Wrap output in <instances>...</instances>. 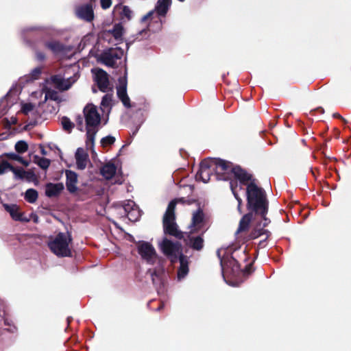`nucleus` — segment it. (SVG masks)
<instances>
[{
  "instance_id": "14",
  "label": "nucleus",
  "mask_w": 351,
  "mask_h": 351,
  "mask_svg": "<svg viewBox=\"0 0 351 351\" xmlns=\"http://www.w3.org/2000/svg\"><path fill=\"white\" fill-rule=\"evenodd\" d=\"M95 81L100 91L106 93L110 86L109 75L102 69H97L95 73Z\"/></svg>"
},
{
  "instance_id": "34",
  "label": "nucleus",
  "mask_w": 351,
  "mask_h": 351,
  "mask_svg": "<svg viewBox=\"0 0 351 351\" xmlns=\"http://www.w3.org/2000/svg\"><path fill=\"white\" fill-rule=\"evenodd\" d=\"M6 157L10 160H16L23 165L25 167H27L29 164V162L27 160H25L23 157L15 153H8L6 154Z\"/></svg>"
},
{
  "instance_id": "25",
  "label": "nucleus",
  "mask_w": 351,
  "mask_h": 351,
  "mask_svg": "<svg viewBox=\"0 0 351 351\" xmlns=\"http://www.w3.org/2000/svg\"><path fill=\"white\" fill-rule=\"evenodd\" d=\"M115 11L119 12V16L121 21H130L132 19V12L128 5L118 4L114 8Z\"/></svg>"
},
{
  "instance_id": "11",
  "label": "nucleus",
  "mask_w": 351,
  "mask_h": 351,
  "mask_svg": "<svg viewBox=\"0 0 351 351\" xmlns=\"http://www.w3.org/2000/svg\"><path fill=\"white\" fill-rule=\"evenodd\" d=\"M76 16L87 23L92 22L95 19V14L91 3L80 5L75 8Z\"/></svg>"
},
{
  "instance_id": "10",
  "label": "nucleus",
  "mask_w": 351,
  "mask_h": 351,
  "mask_svg": "<svg viewBox=\"0 0 351 351\" xmlns=\"http://www.w3.org/2000/svg\"><path fill=\"white\" fill-rule=\"evenodd\" d=\"M211 160L204 159L199 164V169L195 175L196 180H201L204 183L210 180L213 165H212Z\"/></svg>"
},
{
  "instance_id": "9",
  "label": "nucleus",
  "mask_w": 351,
  "mask_h": 351,
  "mask_svg": "<svg viewBox=\"0 0 351 351\" xmlns=\"http://www.w3.org/2000/svg\"><path fill=\"white\" fill-rule=\"evenodd\" d=\"M127 72L125 71L124 76L119 78V86L117 87V94L118 98L121 100L123 105L125 108H130V99L127 93Z\"/></svg>"
},
{
  "instance_id": "1",
  "label": "nucleus",
  "mask_w": 351,
  "mask_h": 351,
  "mask_svg": "<svg viewBox=\"0 0 351 351\" xmlns=\"http://www.w3.org/2000/svg\"><path fill=\"white\" fill-rule=\"evenodd\" d=\"M217 254L220 259L223 274H226L230 277H238L241 274L247 277L254 271L253 268L254 261L247 263L243 269H241V263H247L250 258V254L247 252L246 249L243 250L239 249L235 250L232 254H226L223 257L220 256L219 251L217 252Z\"/></svg>"
},
{
  "instance_id": "54",
  "label": "nucleus",
  "mask_w": 351,
  "mask_h": 351,
  "mask_svg": "<svg viewBox=\"0 0 351 351\" xmlns=\"http://www.w3.org/2000/svg\"><path fill=\"white\" fill-rule=\"evenodd\" d=\"M268 238H265V239L264 240H262L259 243H258V247H264L265 246V242H266V240Z\"/></svg>"
},
{
  "instance_id": "46",
  "label": "nucleus",
  "mask_w": 351,
  "mask_h": 351,
  "mask_svg": "<svg viewBox=\"0 0 351 351\" xmlns=\"http://www.w3.org/2000/svg\"><path fill=\"white\" fill-rule=\"evenodd\" d=\"M24 178L30 181L36 178L35 173L32 171H25Z\"/></svg>"
},
{
  "instance_id": "8",
  "label": "nucleus",
  "mask_w": 351,
  "mask_h": 351,
  "mask_svg": "<svg viewBox=\"0 0 351 351\" xmlns=\"http://www.w3.org/2000/svg\"><path fill=\"white\" fill-rule=\"evenodd\" d=\"M84 114L86 127L95 128L100 123L101 117L94 105L88 104L84 108Z\"/></svg>"
},
{
  "instance_id": "36",
  "label": "nucleus",
  "mask_w": 351,
  "mask_h": 351,
  "mask_svg": "<svg viewBox=\"0 0 351 351\" xmlns=\"http://www.w3.org/2000/svg\"><path fill=\"white\" fill-rule=\"evenodd\" d=\"M149 271L151 272L152 280L154 285H157L161 282L163 271L154 269L152 271L149 270Z\"/></svg>"
},
{
  "instance_id": "52",
  "label": "nucleus",
  "mask_w": 351,
  "mask_h": 351,
  "mask_svg": "<svg viewBox=\"0 0 351 351\" xmlns=\"http://www.w3.org/2000/svg\"><path fill=\"white\" fill-rule=\"evenodd\" d=\"M154 14V11H151L149 12H148L146 15H145L143 18H142V21H147L148 19H149L152 15Z\"/></svg>"
},
{
  "instance_id": "60",
  "label": "nucleus",
  "mask_w": 351,
  "mask_h": 351,
  "mask_svg": "<svg viewBox=\"0 0 351 351\" xmlns=\"http://www.w3.org/2000/svg\"><path fill=\"white\" fill-rule=\"evenodd\" d=\"M42 152V154H43V155H45V154H46V152L45 151V149H44L43 148L42 149V152Z\"/></svg>"
},
{
  "instance_id": "47",
  "label": "nucleus",
  "mask_w": 351,
  "mask_h": 351,
  "mask_svg": "<svg viewBox=\"0 0 351 351\" xmlns=\"http://www.w3.org/2000/svg\"><path fill=\"white\" fill-rule=\"evenodd\" d=\"M101 7L104 10H106L111 6L112 0H100Z\"/></svg>"
},
{
  "instance_id": "32",
  "label": "nucleus",
  "mask_w": 351,
  "mask_h": 351,
  "mask_svg": "<svg viewBox=\"0 0 351 351\" xmlns=\"http://www.w3.org/2000/svg\"><path fill=\"white\" fill-rule=\"evenodd\" d=\"M110 32L116 40H119L123 36V27L120 23L115 24Z\"/></svg>"
},
{
  "instance_id": "31",
  "label": "nucleus",
  "mask_w": 351,
  "mask_h": 351,
  "mask_svg": "<svg viewBox=\"0 0 351 351\" xmlns=\"http://www.w3.org/2000/svg\"><path fill=\"white\" fill-rule=\"evenodd\" d=\"M38 197V193L36 190L34 189H29L25 193V199L31 204L36 202Z\"/></svg>"
},
{
  "instance_id": "21",
  "label": "nucleus",
  "mask_w": 351,
  "mask_h": 351,
  "mask_svg": "<svg viewBox=\"0 0 351 351\" xmlns=\"http://www.w3.org/2000/svg\"><path fill=\"white\" fill-rule=\"evenodd\" d=\"M50 80L51 82L55 85L56 88L60 90H66L69 89L71 86L69 80H65L59 75H52Z\"/></svg>"
},
{
  "instance_id": "39",
  "label": "nucleus",
  "mask_w": 351,
  "mask_h": 351,
  "mask_svg": "<svg viewBox=\"0 0 351 351\" xmlns=\"http://www.w3.org/2000/svg\"><path fill=\"white\" fill-rule=\"evenodd\" d=\"M12 172L14 174L15 179H24L25 170L22 167H12Z\"/></svg>"
},
{
  "instance_id": "30",
  "label": "nucleus",
  "mask_w": 351,
  "mask_h": 351,
  "mask_svg": "<svg viewBox=\"0 0 351 351\" xmlns=\"http://www.w3.org/2000/svg\"><path fill=\"white\" fill-rule=\"evenodd\" d=\"M97 130L93 127H86V144L87 146H93L94 144L95 137Z\"/></svg>"
},
{
  "instance_id": "44",
  "label": "nucleus",
  "mask_w": 351,
  "mask_h": 351,
  "mask_svg": "<svg viewBox=\"0 0 351 351\" xmlns=\"http://www.w3.org/2000/svg\"><path fill=\"white\" fill-rule=\"evenodd\" d=\"M50 163V160L46 158H40L38 161V165L43 169H48Z\"/></svg>"
},
{
  "instance_id": "40",
  "label": "nucleus",
  "mask_w": 351,
  "mask_h": 351,
  "mask_svg": "<svg viewBox=\"0 0 351 351\" xmlns=\"http://www.w3.org/2000/svg\"><path fill=\"white\" fill-rule=\"evenodd\" d=\"M149 29L148 28L143 29L139 31L138 34L136 35V38L134 40H141L143 38H147L149 36Z\"/></svg>"
},
{
  "instance_id": "61",
  "label": "nucleus",
  "mask_w": 351,
  "mask_h": 351,
  "mask_svg": "<svg viewBox=\"0 0 351 351\" xmlns=\"http://www.w3.org/2000/svg\"><path fill=\"white\" fill-rule=\"evenodd\" d=\"M138 131V129H136V130L134 131V132H133V134H135V133H136Z\"/></svg>"
},
{
  "instance_id": "62",
  "label": "nucleus",
  "mask_w": 351,
  "mask_h": 351,
  "mask_svg": "<svg viewBox=\"0 0 351 351\" xmlns=\"http://www.w3.org/2000/svg\"><path fill=\"white\" fill-rule=\"evenodd\" d=\"M138 131V129H136V130L134 131V132H133V134H135V133H136Z\"/></svg>"
},
{
  "instance_id": "20",
  "label": "nucleus",
  "mask_w": 351,
  "mask_h": 351,
  "mask_svg": "<svg viewBox=\"0 0 351 351\" xmlns=\"http://www.w3.org/2000/svg\"><path fill=\"white\" fill-rule=\"evenodd\" d=\"M180 267L178 270V278H184L189 273V258L187 256L180 254L179 256Z\"/></svg>"
},
{
  "instance_id": "48",
  "label": "nucleus",
  "mask_w": 351,
  "mask_h": 351,
  "mask_svg": "<svg viewBox=\"0 0 351 351\" xmlns=\"http://www.w3.org/2000/svg\"><path fill=\"white\" fill-rule=\"evenodd\" d=\"M172 201H174L176 202V205L178 204V203H181V204H191V203H193L194 201H191V200H186L184 197H180V198H176L174 199H173Z\"/></svg>"
},
{
  "instance_id": "23",
  "label": "nucleus",
  "mask_w": 351,
  "mask_h": 351,
  "mask_svg": "<svg viewBox=\"0 0 351 351\" xmlns=\"http://www.w3.org/2000/svg\"><path fill=\"white\" fill-rule=\"evenodd\" d=\"M175 210H176V202L174 201H171L169 203L167 210L165 211V213L163 216L162 223H171V222L176 221Z\"/></svg>"
},
{
  "instance_id": "64",
  "label": "nucleus",
  "mask_w": 351,
  "mask_h": 351,
  "mask_svg": "<svg viewBox=\"0 0 351 351\" xmlns=\"http://www.w3.org/2000/svg\"><path fill=\"white\" fill-rule=\"evenodd\" d=\"M138 131V129H136V130L134 131V132H133V134H135V133H136Z\"/></svg>"
},
{
  "instance_id": "51",
  "label": "nucleus",
  "mask_w": 351,
  "mask_h": 351,
  "mask_svg": "<svg viewBox=\"0 0 351 351\" xmlns=\"http://www.w3.org/2000/svg\"><path fill=\"white\" fill-rule=\"evenodd\" d=\"M332 117L334 118H337V119H341L342 120L344 123H346V120L340 114H339L338 112H335L332 114Z\"/></svg>"
},
{
  "instance_id": "15",
  "label": "nucleus",
  "mask_w": 351,
  "mask_h": 351,
  "mask_svg": "<svg viewBox=\"0 0 351 351\" xmlns=\"http://www.w3.org/2000/svg\"><path fill=\"white\" fill-rule=\"evenodd\" d=\"M254 221L255 226L249 234V239H255L263 234H266L267 238H269L271 233L269 230L264 229L263 220L261 217H257Z\"/></svg>"
},
{
  "instance_id": "18",
  "label": "nucleus",
  "mask_w": 351,
  "mask_h": 351,
  "mask_svg": "<svg viewBox=\"0 0 351 351\" xmlns=\"http://www.w3.org/2000/svg\"><path fill=\"white\" fill-rule=\"evenodd\" d=\"M64 184L62 182L56 184L49 182L45 185V195L50 198L57 197L64 190Z\"/></svg>"
},
{
  "instance_id": "59",
  "label": "nucleus",
  "mask_w": 351,
  "mask_h": 351,
  "mask_svg": "<svg viewBox=\"0 0 351 351\" xmlns=\"http://www.w3.org/2000/svg\"><path fill=\"white\" fill-rule=\"evenodd\" d=\"M163 303H161L160 305L158 307V310H160L163 307Z\"/></svg>"
},
{
  "instance_id": "42",
  "label": "nucleus",
  "mask_w": 351,
  "mask_h": 351,
  "mask_svg": "<svg viewBox=\"0 0 351 351\" xmlns=\"http://www.w3.org/2000/svg\"><path fill=\"white\" fill-rule=\"evenodd\" d=\"M115 142V138L112 136H107L101 140V144L103 147L111 145Z\"/></svg>"
},
{
  "instance_id": "19",
  "label": "nucleus",
  "mask_w": 351,
  "mask_h": 351,
  "mask_svg": "<svg viewBox=\"0 0 351 351\" xmlns=\"http://www.w3.org/2000/svg\"><path fill=\"white\" fill-rule=\"evenodd\" d=\"M164 232L166 234H169L175 237L176 239H182L184 238V234L182 232L178 229V225L175 222L162 223Z\"/></svg>"
},
{
  "instance_id": "7",
  "label": "nucleus",
  "mask_w": 351,
  "mask_h": 351,
  "mask_svg": "<svg viewBox=\"0 0 351 351\" xmlns=\"http://www.w3.org/2000/svg\"><path fill=\"white\" fill-rule=\"evenodd\" d=\"M138 254L141 258L149 263H153L157 254L154 246L149 242L140 241L137 246Z\"/></svg>"
},
{
  "instance_id": "22",
  "label": "nucleus",
  "mask_w": 351,
  "mask_h": 351,
  "mask_svg": "<svg viewBox=\"0 0 351 351\" xmlns=\"http://www.w3.org/2000/svg\"><path fill=\"white\" fill-rule=\"evenodd\" d=\"M203 234L204 232L201 235L193 237V236H188L189 239V243L188 245L190 247H191L193 250L196 251H200L203 249L204 245V240L203 239Z\"/></svg>"
},
{
  "instance_id": "57",
  "label": "nucleus",
  "mask_w": 351,
  "mask_h": 351,
  "mask_svg": "<svg viewBox=\"0 0 351 351\" xmlns=\"http://www.w3.org/2000/svg\"><path fill=\"white\" fill-rule=\"evenodd\" d=\"M34 30H35V28L32 27V28L24 29L23 32L25 33V32H27L28 31H34Z\"/></svg>"
},
{
  "instance_id": "27",
  "label": "nucleus",
  "mask_w": 351,
  "mask_h": 351,
  "mask_svg": "<svg viewBox=\"0 0 351 351\" xmlns=\"http://www.w3.org/2000/svg\"><path fill=\"white\" fill-rule=\"evenodd\" d=\"M117 167L114 164L108 162L104 165L100 169V173L107 180L114 177L116 173Z\"/></svg>"
},
{
  "instance_id": "24",
  "label": "nucleus",
  "mask_w": 351,
  "mask_h": 351,
  "mask_svg": "<svg viewBox=\"0 0 351 351\" xmlns=\"http://www.w3.org/2000/svg\"><path fill=\"white\" fill-rule=\"evenodd\" d=\"M254 219V214L249 212L244 215L239 221V228L237 230V234L242 232L247 231L249 228L250 221Z\"/></svg>"
},
{
  "instance_id": "37",
  "label": "nucleus",
  "mask_w": 351,
  "mask_h": 351,
  "mask_svg": "<svg viewBox=\"0 0 351 351\" xmlns=\"http://www.w3.org/2000/svg\"><path fill=\"white\" fill-rule=\"evenodd\" d=\"M61 123L63 129L68 132H71V130L74 128V123L66 117L62 118Z\"/></svg>"
},
{
  "instance_id": "55",
  "label": "nucleus",
  "mask_w": 351,
  "mask_h": 351,
  "mask_svg": "<svg viewBox=\"0 0 351 351\" xmlns=\"http://www.w3.org/2000/svg\"><path fill=\"white\" fill-rule=\"evenodd\" d=\"M245 186L243 184H241L239 182V188H238V192L239 191H241L243 189V186Z\"/></svg>"
},
{
  "instance_id": "16",
  "label": "nucleus",
  "mask_w": 351,
  "mask_h": 351,
  "mask_svg": "<svg viewBox=\"0 0 351 351\" xmlns=\"http://www.w3.org/2000/svg\"><path fill=\"white\" fill-rule=\"evenodd\" d=\"M65 173L66 189L70 193H75L78 190L77 187L78 182L77 174L71 170H66Z\"/></svg>"
},
{
  "instance_id": "53",
  "label": "nucleus",
  "mask_w": 351,
  "mask_h": 351,
  "mask_svg": "<svg viewBox=\"0 0 351 351\" xmlns=\"http://www.w3.org/2000/svg\"><path fill=\"white\" fill-rule=\"evenodd\" d=\"M138 213H132V215H130V217L132 218V219H130L131 221H136L138 219Z\"/></svg>"
},
{
  "instance_id": "49",
  "label": "nucleus",
  "mask_w": 351,
  "mask_h": 351,
  "mask_svg": "<svg viewBox=\"0 0 351 351\" xmlns=\"http://www.w3.org/2000/svg\"><path fill=\"white\" fill-rule=\"evenodd\" d=\"M36 58L38 61H40V62L44 61L46 58V56L43 52L40 51H36Z\"/></svg>"
},
{
  "instance_id": "43",
  "label": "nucleus",
  "mask_w": 351,
  "mask_h": 351,
  "mask_svg": "<svg viewBox=\"0 0 351 351\" xmlns=\"http://www.w3.org/2000/svg\"><path fill=\"white\" fill-rule=\"evenodd\" d=\"M13 166L10 165L7 160H3L0 162V175L3 174L6 170H12Z\"/></svg>"
},
{
  "instance_id": "41",
  "label": "nucleus",
  "mask_w": 351,
  "mask_h": 351,
  "mask_svg": "<svg viewBox=\"0 0 351 351\" xmlns=\"http://www.w3.org/2000/svg\"><path fill=\"white\" fill-rule=\"evenodd\" d=\"M112 101V94H106L101 99V105L104 107H109L111 106Z\"/></svg>"
},
{
  "instance_id": "33",
  "label": "nucleus",
  "mask_w": 351,
  "mask_h": 351,
  "mask_svg": "<svg viewBox=\"0 0 351 351\" xmlns=\"http://www.w3.org/2000/svg\"><path fill=\"white\" fill-rule=\"evenodd\" d=\"M41 73H42V68L41 67L34 68L30 72V73L27 76V82H33L36 80L39 79Z\"/></svg>"
},
{
  "instance_id": "26",
  "label": "nucleus",
  "mask_w": 351,
  "mask_h": 351,
  "mask_svg": "<svg viewBox=\"0 0 351 351\" xmlns=\"http://www.w3.org/2000/svg\"><path fill=\"white\" fill-rule=\"evenodd\" d=\"M204 219V214L203 210L201 208H199L197 211H195L193 214L192 217V223L191 226L195 228L193 232H197L200 229V226H199L202 223H203Z\"/></svg>"
},
{
  "instance_id": "45",
  "label": "nucleus",
  "mask_w": 351,
  "mask_h": 351,
  "mask_svg": "<svg viewBox=\"0 0 351 351\" xmlns=\"http://www.w3.org/2000/svg\"><path fill=\"white\" fill-rule=\"evenodd\" d=\"M34 108V106L32 103H26L23 105L21 110L24 114H28V113L31 112Z\"/></svg>"
},
{
  "instance_id": "13",
  "label": "nucleus",
  "mask_w": 351,
  "mask_h": 351,
  "mask_svg": "<svg viewBox=\"0 0 351 351\" xmlns=\"http://www.w3.org/2000/svg\"><path fill=\"white\" fill-rule=\"evenodd\" d=\"M160 247L163 254L167 256L175 254H182L180 243L178 241L174 243L167 238L163 239Z\"/></svg>"
},
{
  "instance_id": "50",
  "label": "nucleus",
  "mask_w": 351,
  "mask_h": 351,
  "mask_svg": "<svg viewBox=\"0 0 351 351\" xmlns=\"http://www.w3.org/2000/svg\"><path fill=\"white\" fill-rule=\"evenodd\" d=\"M180 254H175L173 255H169L168 256V257H170L171 261L172 263H176L178 261V259L179 260Z\"/></svg>"
},
{
  "instance_id": "6",
  "label": "nucleus",
  "mask_w": 351,
  "mask_h": 351,
  "mask_svg": "<svg viewBox=\"0 0 351 351\" xmlns=\"http://www.w3.org/2000/svg\"><path fill=\"white\" fill-rule=\"evenodd\" d=\"M123 56V50L121 48L109 49L101 53L100 60L105 65L114 68L117 66V60L121 59Z\"/></svg>"
},
{
  "instance_id": "58",
  "label": "nucleus",
  "mask_w": 351,
  "mask_h": 351,
  "mask_svg": "<svg viewBox=\"0 0 351 351\" xmlns=\"http://www.w3.org/2000/svg\"><path fill=\"white\" fill-rule=\"evenodd\" d=\"M317 110H319L322 114L324 112V110L322 108H319L317 109Z\"/></svg>"
},
{
  "instance_id": "17",
  "label": "nucleus",
  "mask_w": 351,
  "mask_h": 351,
  "mask_svg": "<svg viewBox=\"0 0 351 351\" xmlns=\"http://www.w3.org/2000/svg\"><path fill=\"white\" fill-rule=\"evenodd\" d=\"M75 157L77 168L80 170L84 169L89 161L88 153L83 148L79 147L76 150Z\"/></svg>"
},
{
  "instance_id": "28",
  "label": "nucleus",
  "mask_w": 351,
  "mask_h": 351,
  "mask_svg": "<svg viewBox=\"0 0 351 351\" xmlns=\"http://www.w3.org/2000/svg\"><path fill=\"white\" fill-rule=\"evenodd\" d=\"M171 0H158L155 10L159 16H165L171 5Z\"/></svg>"
},
{
  "instance_id": "29",
  "label": "nucleus",
  "mask_w": 351,
  "mask_h": 351,
  "mask_svg": "<svg viewBox=\"0 0 351 351\" xmlns=\"http://www.w3.org/2000/svg\"><path fill=\"white\" fill-rule=\"evenodd\" d=\"M45 46L54 53H61L65 49L64 45L58 40L47 41Z\"/></svg>"
},
{
  "instance_id": "38",
  "label": "nucleus",
  "mask_w": 351,
  "mask_h": 351,
  "mask_svg": "<svg viewBox=\"0 0 351 351\" xmlns=\"http://www.w3.org/2000/svg\"><path fill=\"white\" fill-rule=\"evenodd\" d=\"M15 150L19 154H23L28 149V145L24 141H19L15 144Z\"/></svg>"
},
{
  "instance_id": "5",
  "label": "nucleus",
  "mask_w": 351,
  "mask_h": 351,
  "mask_svg": "<svg viewBox=\"0 0 351 351\" xmlns=\"http://www.w3.org/2000/svg\"><path fill=\"white\" fill-rule=\"evenodd\" d=\"M213 165V170L215 172L218 180H229L231 179L232 168L233 164L220 158H209Z\"/></svg>"
},
{
  "instance_id": "56",
  "label": "nucleus",
  "mask_w": 351,
  "mask_h": 351,
  "mask_svg": "<svg viewBox=\"0 0 351 351\" xmlns=\"http://www.w3.org/2000/svg\"><path fill=\"white\" fill-rule=\"evenodd\" d=\"M82 122H83L82 118L80 116H79L78 119H77V123L79 125H82Z\"/></svg>"
},
{
  "instance_id": "4",
  "label": "nucleus",
  "mask_w": 351,
  "mask_h": 351,
  "mask_svg": "<svg viewBox=\"0 0 351 351\" xmlns=\"http://www.w3.org/2000/svg\"><path fill=\"white\" fill-rule=\"evenodd\" d=\"M71 233L69 231L66 233L59 232L53 240L48 243L50 250L59 257L71 256V251L69 244L72 242Z\"/></svg>"
},
{
  "instance_id": "35",
  "label": "nucleus",
  "mask_w": 351,
  "mask_h": 351,
  "mask_svg": "<svg viewBox=\"0 0 351 351\" xmlns=\"http://www.w3.org/2000/svg\"><path fill=\"white\" fill-rule=\"evenodd\" d=\"M134 206V202L132 201H128L127 204H124V205H123V210H124L125 214L127 215L129 219H132V218L130 217V215H132V213H138V211L136 209L133 208Z\"/></svg>"
},
{
  "instance_id": "12",
  "label": "nucleus",
  "mask_w": 351,
  "mask_h": 351,
  "mask_svg": "<svg viewBox=\"0 0 351 351\" xmlns=\"http://www.w3.org/2000/svg\"><path fill=\"white\" fill-rule=\"evenodd\" d=\"M3 207L10 215L11 218L20 222H29L30 218L25 216L24 213L20 211V207L16 204H3Z\"/></svg>"
},
{
  "instance_id": "3",
  "label": "nucleus",
  "mask_w": 351,
  "mask_h": 351,
  "mask_svg": "<svg viewBox=\"0 0 351 351\" xmlns=\"http://www.w3.org/2000/svg\"><path fill=\"white\" fill-rule=\"evenodd\" d=\"M230 187L231 191L238 202L237 209L239 213H242L241 206L243 200L238 194L239 182L243 184L247 188V184L251 182H256V180L253 178V176L248 173L245 169H243L239 165H233L231 172V179L230 180Z\"/></svg>"
},
{
  "instance_id": "63",
  "label": "nucleus",
  "mask_w": 351,
  "mask_h": 351,
  "mask_svg": "<svg viewBox=\"0 0 351 351\" xmlns=\"http://www.w3.org/2000/svg\"><path fill=\"white\" fill-rule=\"evenodd\" d=\"M138 131V129H136V130L134 131V132H133V134H135V133H136Z\"/></svg>"
},
{
  "instance_id": "2",
  "label": "nucleus",
  "mask_w": 351,
  "mask_h": 351,
  "mask_svg": "<svg viewBox=\"0 0 351 351\" xmlns=\"http://www.w3.org/2000/svg\"><path fill=\"white\" fill-rule=\"evenodd\" d=\"M246 197L249 212L254 214V219L261 217L263 220V227H267L271 221L266 217L269 202L265 190L258 186L256 182H251L246 188Z\"/></svg>"
}]
</instances>
